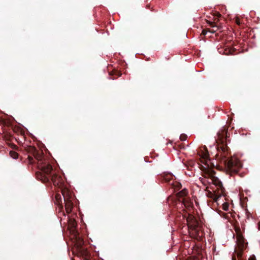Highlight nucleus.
I'll return each mask as SVG.
<instances>
[{
	"label": "nucleus",
	"mask_w": 260,
	"mask_h": 260,
	"mask_svg": "<svg viewBox=\"0 0 260 260\" xmlns=\"http://www.w3.org/2000/svg\"><path fill=\"white\" fill-rule=\"evenodd\" d=\"M198 153L200 156L201 163L204 164L203 169L210 178L211 183L215 185L217 187V189L223 187L219 179L214 176L215 172L213 170V164L209 159V153L206 147L204 146L201 147Z\"/></svg>",
	"instance_id": "obj_1"
},
{
	"label": "nucleus",
	"mask_w": 260,
	"mask_h": 260,
	"mask_svg": "<svg viewBox=\"0 0 260 260\" xmlns=\"http://www.w3.org/2000/svg\"><path fill=\"white\" fill-rule=\"evenodd\" d=\"M218 143L216 158L218 160L223 161L225 163V158L229 155V149L227 146L226 136L225 134H220L217 140Z\"/></svg>",
	"instance_id": "obj_2"
},
{
	"label": "nucleus",
	"mask_w": 260,
	"mask_h": 260,
	"mask_svg": "<svg viewBox=\"0 0 260 260\" xmlns=\"http://www.w3.org/2000/svg\"><path fill=\"white\" fill-rule=\"evenodd\" d=\"M38 167L42 172L37 173V178L43 182H48L51 177L50 174L54 172L49 160L48 159L41 160L38 164Z\"/></svg>",
	"instance_id": "obj_3"
},
{
	"label": "nucleus",
	"mask_w": 260,
	"mask_h": 260,
	"mask_svg": "<svg viewBox=\"0 0 260 260\" xmlns=\"http://www.w3.org/2000/svg\"><path fill=\"white\" fill-rule=\"evenodd\" d=\"M186 221L188 228L189 233L192 237L199 240L202 237V233L197 219L191 214H188Z\"/></svg>",
	"instance_id": "obj_4"
},
{
	"label": "nucleus",
	"mask_w": 260,
	"mask_h": 260,
	"mask_svg": "<svg viewBox=\"0 0 260 260\" xmlns=\"http://www.w3.org/2000/svg\"><path fill=\"white\" fill-rule=\"evenodd\" d=\"M62 195L65 202L66 212L67 214H70L73 208L75 196L68 187H64L62 189Z\"/></svg>",
	"instance_id": "obj_5"
},
{
	"label": "nucleus",
	"mask_w": 260,
	"mask_h": 260,
	"mask_svg": "<svg viewBox=\"0 0 260 260\" xmlns=\"http://www.w3.org/2000/svg\"><path fill=\"white\" fill-rule=\"evenodd\" d=\"M227 171L231 174L237 173L242 168V164L240 161L235 156L231 157L228 161L225 163Z\"/></svg>",
	"instance_id": "obj_6"
},
{
	"label": "nucleus",
	"mask_w": 260,
	"mask_h": 260,
	"mask_svg": "<svg viewBox=\"0 0 260 260\" xmlns=\"http://www.w3.org/2000/svg\"><path fill=\"white\" fill-rule=\"evenodd\" d=\"M77 222L73 217H69L68 220V229L73 238L78 241V246H80L83 244V240L78 237V233L76 230Z\"/></svg>",
	"instance_id": "obj_7"
},
{
	"label": "nucleus",
	"mask_w": 260,
	"mask_h": 260,
	"mask_svg": "<svg viewBox=\"0 0 260 260\" xmlns=\"http://www.w3.org/2000/svg\"><path fill=\"white\" fill-rule=\"evenodd\" d=\"M208 188V187H207ZM206 195L208 197L210 198L214 201V202L218 203L220 199L224 197V189L223 187H220L218 189L215 190L210 191L207 189Z\"/></svg>",
	"instance_id": "obj_8"
},
{
	"label": "nucleus",
	"mask_w": 260,
	"mask_h": 260,
	"mask_svg": "<svg viewBox=\"0 0 260 260\" xmlns=\"http://www.w3.org/2000/svg\"><path fill=\"white\" fill-rule=\"evenodd\" d=\"M50 177L53 185L60 188L61 192L63 188L68 187L67 185L65 184L64 178L62 175H58L55 172H53Z\"/></svg>",
	"instance_id": "obj_9"
},
{
	"label": "nucleus",
	"mask_w": 260,
	"mask_h": 260,
	"mask_svg": "<svg viewBox=\"0 0 260 260\" xmlns=\"http://www.w3.org/2000/svg\"><path fill=\"white\" fill-rule=\"evenodd\" d=\"M236 243L238 249H245L247 247V243L245 242V238L242 235L240 230L236 229Z\"/></svg>",
	"instance_id": "obj_10"
},
{
	"label": "nucleus",
	"mask_w": 260,
	"mask_h": 260,
	"mask_svg": "<svg viewBox=\"0 0 260 260\" xmlns=\"http://www.w3.org/2000/svg\"><path fill=\"white\" fill-rule=\"evenodd\" d=\"M203 165H204L203 163H201V169L204 172V178H200V180L201 181V182L203 183V184L205 186H207L208 184L211 183V181L210 180V178L208 175L206 174V173L204 170H203Z\"/></svg>",
	"instance_id": "obj_11"
},
{
	"label": "nucleus",
	"mask_w": 260,
	"mask_h": 260,
	"mask_svg": "<svg viewBox=\"0 0 260 260\" xmlns=\"http://www.w3.org/2000/svg\"><path fill=\"white\" fill-rule=\"evenodd\" d=\"M4 139L6 140V144L7 145L10 146L11 148H12L13 149H17V146L11 142V136H6L5 135L4 136Z\"/></svg>",
	"instance_id": "obj_12"
},
{
	"label": "nucleus",
	"mask_w": 260,
	"mask_h": 260,
	"mask_svg": "<svg viewBox=\"0 0 260 260\" xmlns=\"http://www.w3.org/2000/svg\"><path fill=\"white\" fill-rule=\"evenodd\" d=\"M244 249H238V248H236L235 250V255H233V256L236 257V256L237 257L238 259H241L242 258L243 255V251ZM236 259V258H235Z\"/></svg>",
	"instance_id": "obj_13"
},
{
	"label": "nucleus",
	"mask_w": 260,
	"mask_h": 260,
	"mask_svg": "<svg viewBox=\"0 0 260 260\" xmlns=\"http://www.w3.org/2000/svg\"><path fill=\"white\" fill-rule=\"evenodd\" d=\"M207 23H208L211 27L213 28L212 29H209L208 30V31L211 32V33H214L218 29V27L214 24V23L213 22H211L210 21L207 20Z\"/></svg>",
	"instance_id": "obj_14"
},
{
	"label": "nucleus",
	"mask_w": 260,
	"mask_h": 260,
	"mask_svg": "<svg viewBox=\"0 0 260 260\" xmlns=\"http://www.w3.org/2000/svg\"><path fill=\"white\" fill-rule=\"evenodd\" d=\"M183 203L186 208L191 207L193 205L188 198H184L183 200Z\"/></svg>",
	"instance_id": "obj_15"
},
{
	"label": "nucleus",
	"mask_w": 260,
	"mask_h": 260,
	"mask_svg": "<svg viewBox=\"0 0 260 260\" xmlns=\"http://www.w3.org/2000/svg\"><path fill=\"white\" fill-rule=\"evenodd\" d=\"M187 194V190L186 189H183L177 193V196L178 197H185Z\"/></svg>",
	"instance_id": "obj_16"
},
{
	"label": "nucleus",
	"mask_w": 260,
	"mask_h": 260,
	"mask_svg": "<svg viewBox=\"0 0 260 260\" xmlns=\"http://www.w3.org/2000/svg\"><path fill=\"white\" fill-rule=\"evenodd\" d=\"M35 157L38 161V164L41 160L47 159V158H46L43 155H42L41 153H38L37 154H36V155H35Z\"/></svg>",
	"instance_id": "obj_17"
},
{
	"label": "nucleus",
	"mask_w": 260,
	"mask_h": 260,
	"mask_svg": "<svg viewBox=\"0 0 260 260\" xmlns=\"http://www.w3.org/2000/svg\"><path fill=\"white\" fill-rule=\"evenodd\" d=\"M9 154L10 156L14 159H17L18 157V154L16 151H10Z\"/></svg>",
	"instance_id": "obj_18"
},
{
	"label": "nucleus",
	"mask_w": 260,
	"mask_h": 260,
	"mask_svg": "<svg viewBox=\"0 0 260 260\" xmlns=\"http://www.w3.org/2000/svg\"><path fill=\"white\" fill-rule=\"evenodd\" d=\"M55 198L56 201V203L59 204L60 202L61 201V197L60 194H56L55 195Z\"/></svg>",
	"instance_id": "obj_19"
},
{
	"label": "nucleus",
	"mask_w": 260,
	"mask_h": 260,
	"mask_svg": "<svg viewBox=\"0 0 260 260\" xmlns=\"http://www.w3.org/2000/svg\"><path fill=\"white\" fill-rule=\"evenodd\" d=\"M222 209L224 211H228L229 209V204L226 203H224L222 204Z\"/></svg>",
	"instance_id": "obj_20"
},
{
	"label": "nucleus",
	"mask_w": 260,
	"mask_h": 260,
	"mask_svg": "<svg viewBox=\"0 0 260 260\" xmlns=\"http://www.w3.org/2000/svg\"><path fill=\"white\" fill-rule=\"evenodd\" d=\"M187 136L185 134H182L180 136V139L182 141H185L187 139Z\"/></svg>",
	"instance_id": "obj_21"
},
{
	"label": "nucleus",
	"mask_w": 260,
	"mask_h": 260,
	"mask_svg": "<svg viewBox=\"0 0 260 260\" xmlns=\"http://www.w3.org/2000/svg\"><path fill=\"white\" fill-rule=\"evenodd\" d=\"M235 22L238 25H240L241 24L240 20V19L238 17H236V19H235Z\"/></svg>",
	"instance_id": "obj_22"
},
{
	"label": "nucleus",
	"mask_w": 260,
	"mask_h": 260,
	"mask_svg": "<svg viewBox=\"0 0 260 260\" xmlns=\"http://www.w3.org/2000/svg\"><path fill=\"white\" fill-rule=\"evenodd\" d=\"M248 260H256V258L254 255H251L248 258Z\"/></svg>",
	"instance_id": "obj_23"
},
{
	"label": "nucleus",
	"mask_w": 260,
	"mask_h": 260,
	"mask_svg": "<svg viewBox=\"0 0 260 260\" xmlns=\"http://www.w3.org/2000/svg\"><path fill=\"white\" fill-rule=\"evenodd\" d=\"M207 32V30H206V29H204L202 30V34L203 35H206Z\"/></svg>",
	"instance_id": "obj_24"
},
{
	"label": "nucleus",
	"mask_w": 260,
	"mask_h": 260,
	"mask_svg": "<svg viewBox=\"0 0 260 260\" xmlns=\"http://www.w3.org/2000/svg\"><path fill=\"white\" fill-rule=\"evenodd\" d=\"M59 213H60V214H62V215H63L64 216H66V215H65V213H64L63 211H60L59 212Z\"/></svg>",
	"instance_id": "obj_25"
},
{
	"label": "nucleus",
	"mask_w": 260,
	"mask_h": 260,
	"mask_svg": "<svg viewBox=\"0 0 260 260\" xmlns=\"http://www.w3.org/2000/svg\"><path fill=\"white\" fill-rule=\"evenodd\" d=\"M230 51H228L227 50H225L224 53L226 55H228L229 54Z\"/></svg>",
	"instance_id": "obj_26"
},
{
	"label": "nucleus",
	"mask_w": 260,
	"mask_h": 260,
	"mask_svg": "<svg viewBox=\"0 0 260 260\" xmlns=\"http://www.w3.org/2000/svg\"><path fill=\"white\" fill-rule=\"evenodd\" d=\"M216 16L217 17H220L221 15H220L219 13H216Z\"/></svg>",
	"instance_id": "obj_27"
},
{
	"label": "nucleus",
	"mask_w": 260,
	"mask_h": 260,
	"mask_svg": "<svg viewBox=\"0 0 260 260\" xmlns=\"http://www.w3.org/2000/svg\"><path fill=\"white\" fill-rule=\"evenodd\" d=\"M258 229L260 231V221L258 223Z\"/></svg>",
	"instance_id": "obj_28"
},
{
	"label": "nucleus",
	"mask_w": 260,
	"mask_h": 260,
	"mask_svg": "<svg viewBox=\"0 0 260 260\" xmlns=\"http://www.w3.org/2000/svg\"><path fill=\"white\" fill-rule=\"evenodd\" d=\"M28 158L29 159L30 161H31V159H32V158H31L30 156H28Z\"/></svg>",
	"instance_id": "obj_29"
},
{
	"label": "nucleus",
	"mask_w": 260,
	"mask_h": 260,
	"mask_svg": "<svg viewBox=\"0 0 260 260\" xmlns=\"http://www.w3.org/2000/svg\"><path fill=\"white\" fill-rule=\"evenodd\" d=\"M2 118H1V123H2Z\"/></svg>",
	"instance_id": "obj_30"
},
{
	"label": "nucleus",
	"mask_w": 260,
	"mask_h": 260,
	"mask_svg": "<svg viewBox=\"0 0 260 260\" xmlns=\"http://www.w3.org/2000/svg\"><path fill=\"white\" fill-rule=\"evenodd\" d=\"M194 260H197V259L196 258H194Z\"/></svg>",
	"instance_id": "obj_31"
},
{
	"label": "nucleus",
	"mask_w": 260,
	"mask_h": 260,
	"mask_svg": "<svg viewBox=\"0 0 260 260\" xmlns=\"http://www.w3.org/2000/svg\"><path fill=\"white\" fill-rule=\"evenodd\" d=\"M238 260H241V259H238Z\"/></svg>",
	"instance_id": "obj_32"
}]
</instances>
